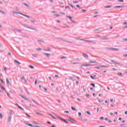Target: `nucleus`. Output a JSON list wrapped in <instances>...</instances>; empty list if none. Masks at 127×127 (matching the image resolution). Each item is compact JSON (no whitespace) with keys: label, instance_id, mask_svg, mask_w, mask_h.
Returning <instances> with one entry per match:
<instances>
[{"label":"nucleus","instance_id":"obj_1","mask_svg":"<svg viewBox=\"0 0 127 127\" xmlns=\"http://www.w3.org/2000/svg\"><path fill=\"white\" fill-rule=\"evenodd\" d=\"M55 117H57V118H58V119H60L61 121H62V122H64V123H65L66 124H67V121H66V120H65L64 119H62L61 118H60V117L57 116V115H55Z\"/></svg>","mask_w":127,"mask_h":127},{"label":"nucleus","instance_id":"obj_2","mask_svg":"<svg viewBox=\"0 0 127 127\" xmlns=\"http://www.w3.org/2000/svg\"><path fill=\"white\" fill-rule=\"evenodd\" d=\"M6 81L7 85H10V82H9V79L8 78H6Z\"/></svg>","mask_w":127,"mask_h":127},{"label":"nucleus","instance_id":"obj_3","mask_svg":"<svg viewBox=\"0 0 127 127\" xmlns=\"http://www.w3.org/2000/svg\"><path fill=\"white\" fill-rule=\"evenodd\" d=\"M69 122H70L71 123H73L75 122V120L74 119H72L71 118H69V119L67 120Z\"/></svg>","mask_w":127,"mask_h":127},{"label":"nucleus","instance_id":"obj_4","mask_svg":"<svg viewBox=\"0 0 127 127\" xmlns=\"http://www.w3.org/2000/svg\"><path fill=\"white\" fill-rule=\"evenodd\" d=\"M19 13V14H21V15H23V16H25V17H27L28 18H30L29 16H27V15H26L24 14H22L21 13Z\"/></svg>","mask_w":127,"mask_h":127},{"label":"nucleus","instance_id":"obj_5","mask_svg":"<svg viewBox=\"0 0 127 127\" xmlns=\"http://www.w3.org/2000/svg\"><path fill=\"white\" fill-rule=\"evenodd\" d=\"M21 98H22L23 99H24V100H28V98H27V97L24 96H21Z\"/></svg>","mask_w":127,"mask_h":127},{"label":"nucleus","instance_id":"obj_6","mask_svg":"<svg viewBox=\"0 0 127 127\" xmlns=\"http://www.w3.org/2000/svg\"><path fill=\"white\" fill-rule=\"evenodd\" d=\"M66 17H67L68 18H69V19H70V20L71 21H72V22H74V21L72 20V17L70 16H67Z\"/></svg>","mask_w":127,"mask_h":127},{"label":"nucleus","instance_id":"obj_7","mask_svg":"<svg viewBox=\"0 0 127 127\" xmlns=\"http://www.w3.org/2000/svg\"><path fill=\"white\" fill-rule=\"evenodd\" d=\"M91 66V64H83L81 65V67H86V66Z\"/></svg>","mask_w":127,"mask_h":127},{"label":"nucleus","instance_id":"obj_8","mask_svg":"<svg viewBox=\"0 0 127 127\" xmlns=\"http://www.w3.org/2000/svg\"><path fill=\"white\" fill-rule=\"evenodd\" d=\"M83 56L84 58H88V55L86 54H83Z\"/></svg>","mask_w":127,"mask_h":127},{"label":"nucleus","instance_id":"obj_9","mask_svg":"<svg viewBox=\"0 0 127 127\" xmlns=\"http://www.w3.org/2000/svg\"><path fill=\"white\" fill-rule=\"evenodd\" d=\"M89 63H90V64H92V63L97 64V63H98V62H93L92 61H89Z\"/></svg>","mask_w":127,"mask_h":127},{"label":"nucleus","instance_id":"obj_10","mask_svg":"<svg viewBox=\"0 0 127 127\" xmlns=\"http://www.w3.org/2000/svg\"><path fill=\"white\" fill-rule=\"evenodd\" d=\"M8 122H10L11 121V116L8 117Z\"/></svg>","mask_w":127,"mask_h":127},{"label":"nucleus","instance_id":"obj_11","mask_svg":"<svg viewBox=\"0 0 127 127\" xmlns=\"http://www.w3.org/2000/svg\"><path fill=\"white\" fill-rule=\"evenodd\" d=\"M111 7H112V6H111V5L106 6L105 7V8H111Z\"/></svg>","mask_w":127,"mask_h":127},{"label":"nucleus","instance_id":"obj_12","mask_svg":"<svg viewBox=\"0 0 127 127\" xmlns=\"http://www.w3.org/2000/svg\"><path fill=\"white\" fill-rule=\"evenodd\" d=\"M2 117H3V115L2 113H0V119H2Z\"/></svg>","mask_w":127,"mask_h":127},{"label":"nucleus","instance_id":"obj_13","mask_svg":"<svg viewBox=\"0 0 127 127\" xmlns=\"http://www.w3.org/2000/svg\"><path fill=\"white\" fill-rule=\"evenodd\" d=\"M14 62H15V63H17V64H18L19 65H20V63H19V62H18L17 61L15 60V61H14Z\"/></svg>","mask_w":127,"mask_h":127},{"label":"nucleus","instance_id":"obj_14","mask_svg":"<svg viewBox=\"0 0 127 127\" xmlns=\"http://www.w3.org/2000/svg\"><path fill=\"white\" fill-rule=\"evenodd\" d=\"M111 62H112L113 63H115V64H118V65L120 64L119 63H117L114 61H111Z\"/></svg>","mask_w":127,"mask_h":127},{"label":"nucleus","instance_id":"obj_15","mask_svg":"<svg viewBox=\"0 0 127 127\" xmlns=\"http://www.w3.org/2000/svg\"><path fill=\"white\" fill-rule=\"evenodd\" d=\"M120 7H123V6H115V8H119Z\"/></svg>","mask_w":127,"mask_h":127},{"label":"nucleus","instance_id":"obj_16","mask_svg":"<svg viewBox=\"0 0 127 127\" xmlns=\"http://www.w3.org/2000/svg\"><path fill=\"white\" fill-rule=\"evenodd\" d=\"M85 42H89V43H92V42H94V41H88V40H85L84 41Z\"/></svg>","mask_w":127,"mask_h":127},{"label":"nucleus","instance_id":"obj_17","mask_svg":"<svg viewBox=\"0 0 127 127\" xmlns=\"http://www.w3.org/2000/svg\"><path fill=\"white\" fill-rule=\"evenodd\" d=\"M99 67H103L104 68H107L108 66L107 65H100Z\"/></svg>","mask_w":127,"mask_h":127},{"label":"nucleus","instance_id":"obj_18","mask_svg":"<svg viewBox=\"0 0 127 127\" xmlns=\"http://www.w3.org/2000/svg\"><path fill=\"white\" fill-rule=\"evenodd\" d=\"M18 107L20 108V110H22V111H24V109L23 108H21V107L19 106V105H17Z\"/></svg>","mask_w":127,"mask_h":127},{"label":"nucleus","instance_id":"obj_19","mask_svg":"<svg viewBox=\"0 0 127 127\" xmlns=\"http://www.w3.org/2000/svg\"><path fill=\"white\" fill-rule=\"evenodd\" d=\"M29 68H31V69H34V66L32 65H29Z\"/></svg>","mask_w":127,"mask_h":127},{"label":"nucleus","instance_id":"obj_20","mask_svg":"<svg viewBox=\"0 0 127 127\" xmlns=\"http://www.w3.org/2000/svg\"><path fill=\"white\" fill-rule=\"evenodd\" d=\"M86 113L87 115H89V116H91V113H90V111H87Z\"/></svg>","mask_w":127,"mask_h":127},{"label":"nucleus","instance_id":"obj_21","mask_svg":"<svg viewBox=\"0 0 127 127\" xmlns=\"http://www.w3.org/2000/svg\"><path fill=\"white\" fill-rule=\"evenodd\" d=\"M118 75H119V76H123V73H122L121 72H119V73H118Z\"/></svg>","mask_w":127,"mask_h":127},{"label":"nucleus","instance_id":"obj_22","mask_svg":"<svg viewBox=\"0 0 127 127\" xmlns=\"http://www.w3.org/2000/svg\"><path fill=\"white\" fill-rule=\"evenodd\" d=\"M119 2H124V0H118Z\"/></svg>","mask_w":127,"mask_h":127},{"label":"nucleus","instance_id":"obj_23","mask_svg":"<svg viewBox=\"0 0 127 127\" xmlns=\"http://www.w3.org/2000/svg\"><path fill=\"white\" fill-rule=\"evenodd\" d=\"M82 90H83L84 91H86V87H85L84 86H83Z\"/></svg>","mask_w":127,"mask_h":127},{"label":"nucleus","instance_id":"obj_24","mask_svg":"<svg viewBox=\"0 0 127 127\" xmlns=\"http://www.w3.org/2000/svg\"><path fill=\"white\" fill-rule=\"evenodd\" d=\"M71 109L72 110V111H76V109H75V108H74L73 107H71Z\"/></svg>","mask_w":127,"mask_h":127},{"label":"nucleus","instance_id":"obj_25","mask_svg":"<svg viewBox=\"0 0 127 127\" xmlns=\"http://www.w3.org/2000/svg\"><path fill=\"white\" fill-rule=\"evenodd\" d=\"M49 116L50 117H52V118H53V119H55V117H54L53 116H52L51 114H49Z\"/></svg>","mask_w":127,"mask_h":127},{"label":"nucleus","instance_id":"obj_26","mask_svg":"<svg viewBox=\"0 0 127 127\" xmlns=\"http://www.w3.org/2000/svg\"><path fill=\"white\" fill-rule=\"evenodd\" d=\"M78 2H79V1H74L73 2V3H78Z\"/></svg>","mask_w":127,"mask_h":127},{"label":"nucleus","instance_id":"obj_27","mask_svg":"<svg viewBox=\"0 0 127 127\" xmlns=\"http://www.w3.org/2000/svg\"><path fill=\"white\" fill-rule=\"evenodd\" d=\"M91 85L92 86V87H95V84H94V83H91Z\"/></svg>","mask_w":127,"mask_h":127},{"label":"nucleus","instance_id":"obj_28","mask_svg":"<svg viewBox=\"0 0 127 127\" xmlns=\"http://www.w3.org/2000/svg\"><path fill=\"white\" fill-rule=\"evenodd\" d=\"M90 78H91V79H92V80H94V79H95V78H94V77H93L92 75H90Z\"/></svg>","mask_w":127,"mask_h":127},{"label":"nucleus","instance_id":"obj_29","mask_svg":"<svg viewBox=\"0 0 127 127\" xmlns=\"http://www.w3.org/2000/svg\"><path fill=\"white\" fill-rule=\"evenodd\" d=\"M0 81L1 82V83H2V84H4V81H3V80L1 79H0Z\"/></svg>","mask_w":127,"mask_h":127},{"label":"nucleus","instance_id":"obj_30","mask_svg":"<svg viewBox=\"0 0 127 127\" xmlns=\"http://www.w3.org/2000/svg\"><path fill=\"white\" fill-rule=\"evenodd\" d=\"M111 49H112V50H119V49L112 48Z\"/></svg>","mask_w":127,"mask_h":127},{"label":"nucleus","instance_id":"obj_31","mask_svg":"<svg viewBox=\"0 0 127 127\" xmlns=\"http://www.w3.org/2000/svg\"><path fill=\"white\" fill-rule=\"evenodd\" d=\"M64 113H65L66 114H69V111H64Z\"/></svg>","mask_w":127,"mask_h":127},{"label":"nucleus","instance_id":"obj_32","mask_svg":"<svg viewBox=\"0 0 127 127\" xmlns=\"http://www.w3.org/2000/svg\"><path fill=\"white\" fill-rule=\"evenodd\" d=\"M32 56H33L34 57H37V55L33 54Z\"/></svg>","mask_w":127,"mask_h":127},{"label":"nucleus","instance_id":"obj_33","mask_svg":"<svg viewBox=\"0 0 127 127\" xmlns=\"http://www.w3.org/2000/svg\"><path fill=\"white\" fill-rule=\"evenodd\" d=\"M33 102L35 103V104H36V105H38V106H39V104H37V103H36V102H35V101L33 100Z\"/></svg>","mask_w":127,"mask_h":127},{"label":"nucleus","instance_id":"obj_34","mask_svg":"<svg viewBox=\"0 0 127 127\" xmlns=\"http://www.w3.org/2000/svg\"><path fill=\"white\" fill-rule=\"evenodd\" d=\"M81 115H82V114L81 113H80V112L78 113V116L79 117H81Z\"/></svg>","mask_w":127,"mask_h":127},{"label":"nucleus","instance_id":"obj_35","mask_svg":"<svg viewBox=\"0 0 127 127\" xmlns=\"http://www.w3.org/2000/svg\"><path fill=\"white\" fill-rule=\"evenodd\" d=\"M124 25H126V24H127V22H125L123 23Z\"/></svg>","mask_w":127,"mask_h":127},{"label":"nucleus","instance_id":"obj_36","mask_svg":"<svg viewBox=\"0 0 127 127\" xmlns=\"http://www.w3.org/2000/svg\"><path fill=\"white\" fill-rule=\"evenodd\" d=\"M112 70H113V71H117V69H116L115 68H113Z\"/></svg>","mask_w":127,"mask_h":127},{"label":"nucleus","instance_id":"obj_37","mask_svg":"<svg viewBox=\"0 0 127 127\" xmlns=\"http://www.w3.org/2000/svg\"><path fill=\"white\" fill-rule=\"evenodd\" d=\"M102 40H107L108 38H102Z\"/></svg>","mask_w":127,"mask_h":127},{"label":"nucleus","instance_id":"obj_38","mask_svg":"<svg viewBox=\"0 0 127 127\" xmlns=\"http://www.w3.org/2000/svg\"><path fill=\"white\" fill-rule=\"evenodd\" d=\"M28 126H29V127H33V126L31 124H28Z\"/></svg>","mask_w":127,"mask_h":127},{"label":"nucleus","instance_id":"obj_39","mask_svg":"<svg viewBox=\"0 0 127 127\" xmlns=\"http://www.w3.org/2000/svg\"><path fill=\"white\" fill-rule=\"evenodd\" d=\"M55 16H57V17H58V16H60V15L57 14H55Z\"/></svg>","mask_w":127,"mask_h":127},{"label":"nucleus","instance_id":"obj_40","mask_svg":"<svg viewBox=\"0 0 127 127\" xmlns=\"http://www.w3.org/2000/svg\"><path fill=\"white\" fill-rule=\"evenodd\" d=\"M110 102H111V103H113V102H114V99H111L110 100Z\"/></svg>","mask_w":127,"mask_h":127},{"label":"nucleus","instance_id":"obj_41","mask_svg":"<svg viewBox=\"0 0 127 127\" xmlns=\"http://www.w3.org/2000/svg\"><path fill=\"white\" fill-rule=\"evenodd\" d=\"M44 55H50V54H47V53H44Z\"/></svg>","mask_w":127,"mask_h":127},{"label":"nucleus","instance_id":"obj_42","mask_svg":"<svg viewBox=\"0 0 127 127\" xmlns=\"http://www.w3.org/2000/svg\"><path fill=\"white\" fill-rule=\"evenodd\" d=\"M22 80H24L25 79V77L24 76H23L21 77Z\"/></svg>","mask_w":127,"mask_h":127},{"label":"nucleus","instance_id":"obj_43","mask_svg":"<svg viewBox=\"0 0 127 127\" xmlns=\"http://www.w3.org/2000/svg\"><path fill=\"white\" fill-rule=\"evenodd\" d=\"M26 116H27V117H28L29 118H31V116L28 115V114H26Z\"/></svg>","mask_w":127,"mask_h":127},{"label":"nucleus","instance_id":"obj_44","mask_svg":"<svg viewBox=\"0 0 127 127\" xmlns=\"http://www.w3.org/2000/svg\"><path fill=\"white\" fill-rule=\"evenodd\" d=\"M35 84H37V79H36V80H35Z\"/></svg>","mask_w":127,"mask_h":127},{"label":"nucleus","instance_id":"obj_45","mask_svg":"<svg viewBox=\"0 0 127 127\" xmlns=\"http://www.w3.org/2000/svg\"><path fill=\"white\" fill-rule=\"evenodd\" d=\"M89 94H86V98H89Z\"/></svg>","mask_w":127,"mask_h":127},{"label":"nucleus","instance_id":"obj_46","mask_svg":"<svg viewBox=\"0 0 127 127\" xmlns=\"http://www.w3.org/2000/svg\"><path fill=\"white\" fill-rule=\"evenodd\" d=\"M66 58V57H63L61 58V59H65Z\"/></svg>","mask_w":127,"mask_h":127},{"label":"nucleus","instance_id":"obj_47","mask_svg":"<svg viewBox=\"0 0 127 127\" xmlns=\"http://www.w3.org/2000/svg\"><path fill=\"white\" fill-rule=\"evenodd\" d=\"M100 120H104V117H101V118H100Z\"/></svg>","mask_w":127,"mask_h":127},{"label":"nucleus","instance_id":"obj_48","mask_svg":"<svg viewBox=\"0 0 127 127\" xmlns=\"http://www.w3.org/2000/svg\"><path fill=\"white\" fill-rule=\"evenodd\" d=\"M95 68L96 69H100V67H97V66H95Z\"/></svg>","mask_w":127,"mask_h":127},{"label":"nucleus","instance_id":"obj_49","mask_svg":"<svg viewBox=\"0 0 127 127\" xmlns=\"http://www.w3.org/2000/svg\"><path fill=\"white\" fill-rule=\"evenodd\" d=\"M69 5H70V6H71V7H72V8H73V6H72V4H69Z\"/></svg>","mask_w":127,"mask_h":127},{"label":"nucleus","instance_id":"obj_50","mask_svg":"<svg viewBox=\"0 0 127 127\" xmlns=\"http://www.w3.org/2000/svg\"><path fill=\"white\" fill-rule=\"evenodd\" d=\"M80 41H85V40H84V39H80Z\"/></svg>","mask_w":127,"mask_h":127},{"label":"nucleus","instance_id":"obj_51","mask_svg":"<svg viewBox=\"0 0 127 127\" xmlns=\"http://www.w3.org/2000/svg\"><path fill=\"white\" fill-rule=\"evenodd\" d=\"M55 77H56V78H59V76L58 75H55Z\"/></svg>","mask_w":127,"mask_h":127},{"label":"nucleus","instance_id":"obj_52","mask_svg":"<svg viewBox=\"0 0 127 127\" xmlns=\"http://www.w3.org/2000/svg\"><path fill=\"white\" fill-rule=\"evenodd\" d=\"M123 56H124V57H127V55H124Z\"/></svg>","mask_w":127,"mask_h":127},{"label":"nucleus","instance_id":"obj_53","mask_svg":"<svg viewBox=\"0 0 127 127\" xmlns=\"http://www.w3.org/2000/svg\"><path fill=\"white\" fill-rule=\"evenodd\" d=\"M113 113H110V116H113Z\"/></svg>","mask_w":127,"mask_h":127},{"label":"nucleus","instance_id":"obj_54","mask_svg":"<svg viewBox=\"0 0 127 127\" xmlns=\"http://www.w3.org/2000/svg\"><path fill=\"white\" fill-rule=\"evenodd\" d=\"M82 11H84V12L86 11V10L85 9H82Z\"/></svg>","mask_w":127,"mask_h":127},{"label":"nucleus","instance_id":"obj_55","mask_svg":"<svg viewBox=\"0 0 127 127\" xmlns=\"http://www.w3.org/2000/svg\"><path fill=\"white\" fill-rule=\"evenodd\" d=\"M37 50H41V48H38V49H37Z\"/></svg>","mask_w":127,"mask_h":127},{"label":"nucleus","instance_id":"obj_56","mask_svg":"<svg viewBox=\"0 0 127 127\" xmlns=\"http://www.w3.org/2000/svg\"><path fill=\"white\" fill-rule=\"evenodd\" d=\"M119 121H122V118H119Z\"/></svg>","mask_w":127,"mask_h":127},{"label":"nucleus","instance_id":"obj_57","mask_svg":"<svg viewBox=\"0 0 127 127\" xmlns=\"http://www.w3.org/2000/svg\"><path fill=\"white\" fill-rule=\"evenodd\" d=\"M1 13H3V14H4L5 13L4 12H3V11H1Z\"/></svg>","mask_w":127,"mask_h":127},{"label":"nucleus","instance_id":"obj_58","mask_svg":"<svg viewBox=\"0 0 127 127\" xmlns=\"http://www.w3.org/2000/svg\"><path fill=\"white\" fill-rule=\"evenodd\" d=\"M73 64H79V63H73Z\"/></svg>","mask_w":127,"mask_h":127},{"label":"nucleus","instance_id":"obj_59","mask_svg":"<svg viewBox=\"0 0 127 127\" xmlns=\"http://www.w3.org/2000/svg\"><path fill=\"white\" fill-rule=\"evenodd\" d=\"M77 7L80 8V6L79 5H76Z\"/></svg>","mask_w":127,"mask_h":127},{"label":"nucleus","instance_id":"obj_60","mask_svg":"<svg viewBox=\"0 0 127 127\" xmlns=\"http://www.w3.org/2000/svg\"><path fill=\"white\" fill-rule=\"evenodd\" d=\"M76 84H79V81H76Z\"/></svg>","mask_w":127,"mask_h":127},{"label":"nucleus","instance_id":"obj_61","mask_svg":"<svg viewBox=\"0 0 127 127\" xmlns=\"http://www.w3.org/2000/svg\"><path fill=\"white\" fill-rule=\"evenodd\" d=\"M61 14H65V13L61 12Z\"/></svg>","mask_w":127,"mask_h":127},{"label":"nucleus","instance_id":"obj_62","mask_svg":"<svg viewBox=\"0 0 127 127\" xmlns=\"http://www.w3.org/2000/svg\"><path fill=\"white\" fill-rule=\"evenodd\" d=\"M105 121H108V118L105 119Z\"/></svg>","mask_w":127,"mask_h":127},{"label":"nucleus","instance_id":"obj_63","mask_svg":"<svg viewBox=\"0 0 127 127\" xmlns=\"http://www.w3.org/2000/svg\"><path fill=\"white\" fill-rule=\"evenodd\" d=\"M125 114V115H127V111H126Z\"/></svg>","mask_w":127,"mask_h":127},{"label":"nucleus","instance_id":"obj_64","mask_svg":"<svg viewBox=\"0 0 127 127\" xmlns=\"http://www.w3.org/2000/svg\"><path fill=\"white\" fill-rule=\"evenodd\" d=\"M52 127H56V126H54V125H52Z\"/></svg>","mask_w":127,"mask_h":127}]
</instances>
